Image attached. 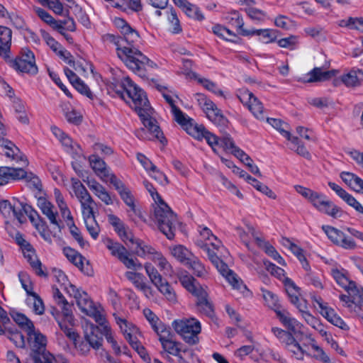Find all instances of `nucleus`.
Returning <instances> with one entry per match:
<instances>
[{
  "label": "nucleus",
  "mask_w": 363,
  "mask_h": 363,
  "mask_svg": "<svg viewBox=\"0 0 363 363\" xmlns=\"http://www.w3.org/2000/svg\"><path fill=\"white\" fill-rule=\"evenodd\" d=\"M108 90L113 93V96L123 99L135 110L152 138L158 140L163 145L167 144V140L157 120L151 116L152 109L145 92L129 77H123L121 80L113 79V82L108 84Z\"/></svg>",
  "instance_id": "f257e3e1"
},
{
  "label": "nucleus",
  "mask_w": 363,
  "mask_h": 363,
  "mask_svg": "<svg viewBox=\"0 0 363 363\" xmlns=\"http://www.w3.org/2000/svg\"><path fill=\"white\" fill-rule=\"evenodd\" d=\"M102 40L114 45L116 47L118 57L125 63L126 67L135 74L144 77L147 68H156L155 62L150 60L136 48H127L123 45L122 37L118 35L106 33L102 35Z\"/></svg>",
  "instance_id": "f03ea898"
},
{
  "label": "nucleus",
  "mask_w": 363,
  "mask_h": 363,
  "mask_svg": "<svg viewBox=\"0 0 363 363\" xmlns=\"http://www.w3.org/2000/svg\"><path fill=\"white\" fill-rule=\"evenodd\" d=\"M143 184L155 203L153 216L159 230L168 240L174 239L178 224L177 214L163 200L152 183L144 181Z\"/></svg>",
  "instance_id": "7ed1b4c3"
},
{
  "label": "nucleus",
  "mask_w": 363,
  "mask_h": 363,
  "mask_svg": "<svg viewBox=\"0 0 363 363\" xmlns=\"http://www.w3.org/2000/svg\"><path fill=\"white\" fill-rule=\"evenodd\" d=\"M179 280L182 286L195 298V308L197 313L213 320L216 318L215 308L206 288L191 275L182 274Z\"/></svg>",
  "instance_id": "20e7f679"
},
{
  "label": "nucleus",
  "mask_w": 363,
  "mask_h": 363,
  "mask_svg": "<svg viewBox=\"0 0 363 363\" xmlns=\"http://www.w3.org/2000/svg\"><path fill=\"white\" fill-rule=\"evenodd\" d=\"M294 189L298 194L306 199L318 212L335 219L342 216V209L330 200L325 194L315 191L301 185H296Z\"/></svg>",
  "instance_id": "39448f33"
},
{
  "label": "nucleus",
  "mask_w": 363,
  "mask_h": 363,
  "mask_svg": "<svg viewBox=\"0 0 363 363\" xmlns=\"http://www.w3.org/2000/svg\"><path fill=\"white\" fill-rule=\"evenodd\" d=\"M67 294L74 298L77 306L82 313L93 318L100 325L105 322V318L94 306V302L86 291L77 288L73 284H69Z\"/></svg>",
  "instance_id": "423d86ee"
},
{
  "label": "nucleus",
  "mask_w": 363,
  "mask_h": 363,
  "mask_svg": "<svg viewBox=\"0 0 363 363\" xmlns=\"http://www.w3.org/2000/svg\"><path fill=\"white\" fill-rule=\"evenodd\" d=\"M172 326L188 345H194L199 342V335L201 331V325L196 318L175 320L172 323Z\"/></svg>",
  "instance_id": "0eeeda50"
},
{
  "label": "nucleus",
  "mask_w": 363,
  "mask_h": 363,
  "mask_svg": "<svg viewBox=\"0 0 363 363\" xmlns=\"http://www.w3.org/2000/svg\"><path fill=\"white\" fill-rule=\"evenodd\" d=\"M14 217L20 223H26L28 218L45 240H47L44 234L46 228L45 223L32 206L26 202L16 199V206L14 207Z\"/></svg>",
  "instance_id": "6e6552de"
},
{
  "label": "nucleus",
  "mask_w": 363,
  "mask_h": 363,
  "mask_svg": "<svg viewBox=\"0 0 363 363\" xmlns=\"http://www.w3.org/2000/svg\"><path fill=\"white\" fill-rule=\"evenodd\" d=\"M182 129L191 137L198 141L206 140L207 144L216 152L219 147L220 138L210 132L203 124L198 123L194 118L188 121Z\"/></svg>",
  "instance_id": "1a4fd4ad"
},
{
  "label": "nucleus",
  "mask_w": 363,
  "mask_h": 363,
  "mask_svg": "<svg viewBox=\"0 0 363 363\" xmlns=\"http://www.w3.org/2000/svg\"><path fill=\"white\" fill-rule=\"evenodd\" d=\"M17 72L35 75L38 72L34 53L28 48H23L14 59L5 60Z\"/></svg>",
  "instance_id": "9d476101"
},
{
  "label": "nucleus",
  "mask_w": 363,
  "mask_h": 363,
  "mask_svg": "<svg viewBox=\"0 0 363 363\" xmlns=\"http://www.w3.org/2000/svg\"><path fill=\"white\" fill-rule=\"evenodd\" d=\"M73 342L82 354H86L91 347L99 350L102 346L103 331L94 324L86 325L84 329V340Z\"/></svg>",
  "instance_id": "9b49d317"
},
{
  "label": "nucleus",
  "mask_w": 363,
  "mask_h": 363,
  "mask_svg": "<svg viewBox=\"0 0 363 363\" xmlns=\"http://www.w3.org/2000/svg\"><path fill=\"white\" fill-rule=\"evenodd\" d=\"M2 115L0 113V119ZM6 130L5 125L0 120V147L1 148L4 155L11 160L27 167L29 164L26 155L21 151V150L10 140L6 138Z\"/></svg>",
  "instance_id": "f8f14e48"
},
{
  "label": "nucleus",
  "mask_w": 363,
  "mask_h": 363,
  "mask_svg": "<svg viewBox=\"0 0 363 363\" xmlns=\"http://www.w3.org/2000/svg\"><path fill=\"white\" fill-rule=\"evenodd\" d=\"M18 277L22 288L28 295L26 298L27 305L32 307L35 314L43 315L45 313V305L40 296L33 291V286L30 276L26 272L21 271L18 272Z\"/></svg>",
  "instance_id": "ddd939ff"
},
{
  "label": "nucleus",
  "mask_w": 363,
  "mask_h": 363,
  "mask_svg": "<svg viewBox=\"0 0 363 363\" xmlns=\"http://www.w3.org/2000/svg\"><path fill=\"white\" fill-rule=\"evenodd\" d=\"M194 99L196 100L199 106L205 113L207 118L216 125H225L228 121L216 104L208 99L204 94L196 93Z\"/></svg>",
  "instance_id": "4468645a"
},
{
  "label": "nucleus",
  "mask_w": 363,
  "mask_h": 363,
  "mask_svg": "<svg viewBox=\"0 0 363 363\" xmlns=\"http://www.w3.org/2000/svg\"><path fill=\"white\" fill-rule=\"evenodd\" d=\"M200 238L197 240V245L206 252L208 259L211 256H218L220 249L223 247L220 240L215 236L207 227L199 226Z\"/></svg>",
  "instance_id": "2eb2a0df"
},
{
  "label": "nucleus",
  "mask_w": 363,
  "mask_h": 363,
  "mask_svg": "<svg viewBox=\"0 0 363 363\" xmlns=\"http://www.w3.org/2000/svg\"><path fill=\"white\" fill-rule=\"evenodd\" d=\"M146 274L152 284L162 294L167 300L174 301L177 299L176 294L169 283L162 277L157 269L151 264L146 263L144 266Z\"/></svg>",
  "instance_id": "dca6fc26"
},
{
  "label": "nucleus",
  "mask_w": 363,
  "mask_h": 363,
  "mask_svg": "<svg viewBox=\"0 0 363 363\" xmlns=\"http://www.w3.org/2000/svg\"><path fill=\"white\" fill-rule=\"evenodd\" d=\"M211 262L216 267L220 274L226 279L230 284L232 285L233 289L239 290L242 294H245V291L247 293L250 292L242 281L238 277L237 274L233 270L229 269L228 264L224 262L219 256L211 255Z\"/></svg>",
  "instance_id": "f3484780"
},
{
  "label": "nucleus",
  "mask_w": 363,
  "mask_h": 363,
  "mask_svg": "<svg viewBox=\"0 0 363 363\" xmlns=\"http://www.w3.org/2000/svg\"><path fill=\"white\" fill-rule=\"evenodd\" d=\"M321 228L328 238L335 245L347 250H352L356 247L354 239L342 230L328 225H323Z\"/></svg>",
  "instance_id": "a211bd4d"
},
{
  "label": "nucleus",
  "mask_w": 363,
  "mask_h": 363,
  "mask_svg": "<svg viewBox=\"0 0 363 363\" xmlns=\"http://www.w3.org/2000/svg\"><path fill=\"white\" fill-rule=\"evenodd\" d=\"M293 332L286 330V334L283 335L279 341L284 344L286 349L292 352L296 359L303 360L305 355L311 356V354L296 341Z\"/></svg>",
  "instance_id": "6ab92c4d"
},
{
  "label": "nucleus",
  "mask_w": 363,
  "mask_h": 363,
  "mask_svg": "<svg viewBox=\"0 0 363 363\" xmlns=\"http://www.w3.org/2000/svg\"><path fill=\"white\" fill-rule=\"evenodd\" d=\"M90 167L94 174L103 182H107V177L112 171L103 158L93 153L88 157Z\"/></svg>",
  "instance_id": "aec40b11"
},
{
  "label": "nucleus",
  "mask_w": 363,
  "mask_h": 363,
  "mask_svg": "<svg viewBox=\"0 0 363 363\" xmlns=\"http://www.w3.org/2000/svg\"><path fill=\"white\" fill-rule=\"evenodd\" d=\"M116 323L118 325L121 333H123L125 339L128 341L130 345L140 341L138 338L140 335L139 328L130 322H128L125 318L120 317L116 318Z\"/></svg>",
  "instance_id": "412c9836"
},
{
  "label": "nucleus",
  "mask_w": 363,
  "mask_h": 363,
  "mask_svg": "<svg viewBox=\"0 0 363 363\" xmlns=\"http://www.w3.org/2000/svg\"><path fill=\"white\" fill-rule=\"evenodd\" d=\"M108 220L125 245H128V242H133L134 235L132 231L117 216L114 214L108 215Z\"/></svg>",
  "instance_id": "4be33fe9"
},
{
  "label": "nucleus",
  "mask_w": 363,
  "mask_h": 363,
  "mask_svg": "<svg viewBox=\"0 0 363 363\" xmlns=\"http://www.w3.org/2000/svg\"><path fill=\"white\" fill-rule=\"evenodd\" d=\"M346 270L342 269H332L331 275L335 280L336 283L343 288L348 294H351L353 296L354 292L358 293V287L355 281L350 280L347 275Z\"/></svg>",
  "instance_id": "5701e85b"
},
{
  "label": "nucleus",
  "mask_w": 363,
  "mask_h": 363,
  "mask_svg": "<svg viewBox=\"0 0 363 363\" xmlns=\"http://www.w3.org/2000/svg\"><path fill=\"white\" fill-rule=\"evenodd\" d=\"M245 37H257V40L264 44H269L277 41L279 31L272 28H251L250 31H244Z\"/></svg>",
  "instance_id": "b1692460"
},
{
  "label": "nucleus",
  "mask_w": 363,
  "mask_h": 363,
  "mask_svg": "<svg viewBox=\"0 0 363 363\" xmlns=\"http://www.w3.org/2000/svg\"><path fill=\"white\" fill-rule=\"evenodd\" d=\"M165 335H169V333H162L161 335H160L159 340L162 345L163 350L166 352L174 357L179 356L181 352H183L185 354L190 353V352L188 350L187 347L183 345V344L179 342H177L168 338L167 337L165 336Z\"/></svg>",
  "instance_id": "393cba45"
},
{
  "label": "nucleus",
  "mask_w": 363,
  "mask_h": 363,
  "mask_svg": "<svg viewBox=\"0 0 363 363\" xmlns=\"http://www.w3.org/2000/svg\"><path fill=\"white\" fill-rule=\"evenodd\" d=\"M12 44V30L4 26H0V57L4 60H9Z\"/></svg>",
  "instance_id": "a878e982"
},
{
  "label": "nucleus",
  "mask_w": 363,
  "mask_h": 363,
  "mask_svg": "<svg viewBox=\"0 0 363 363\" xmlns=\"http://www.w3.org/2000/svg\"><path fill=\"white\" fill-rule=\"evenodd\" d=\"M284 284L290 302L299 311H302V308H306V304L301 302L300 288L296 286L295 282L291 279L286 277L284 281Z\"/></svg>",
  "instance_id": "bb28decb"
},
{
  "label": "nucleus",
  "mask_w": 363,
  "mask_h": 363,
  "mask_svg": "<svg viewBox=\"0 0 363 363\" xmlns=\"http://www.w3.org/2000/svg\"><path fill=\"white\" fill-rule=\"evenodd\" d=\"M170 91L163 93L162 96L168 103L171 107V112L174 116V121L181 126L182 128L184 125L190 120L191 118L186 113H184L175 104V101L173 99L172 96L170 94Z\"/></svg>",
  "instance_id": "cd10ccee"
},
{
  "label": "nucleus",
  "mask_w": 363,
  "mask_h": 363,
  "mask_svg": "<svg viewBox=\"0 0 363 363\" xmlns=\"http://www.w3.org/2000/svg\"><path fill=\"white\" fill-rule=\"evenodd\" d=\"M174 4L180 8L182 11L190 18L201 21L204 19V15L200 8L196 4H191L188 0H172Z\"/></svg>",
  "instance_id": "c85d7f7f"
},
{
  "label": "nucleus",
  "mask_w": 363,
  "mask_h": 363,
  "mask_svg": "<svg viewBox=\"0 0 363 363\" xmlns=\"http://www.w3.org/2000/svg\"><path fill=\"white\" fill-rule=\"evenodd\" d=\"M83 181L86 182L89 188L92 191L94 194L106 205L108 206L113 203V201L109 192L96 180L92 179L86 181L83 179Z\"/></svg>",
  "instance_id": "c756f323"
},
{
  "label": "nucleus",
  "mask_w": 363,
  "mask_h": 363,
  "mask_svg": "<svg viewBox=\"0 0 363 363\" xmlns=\"http://www.w3.org/2000/svg\"><path fill=\"white\" fill-rule=\"evenodd\" d=\"M125 277L145 296L148 297V294H151V288L147 284L146 278L143 274L128 271L125 273Z\"/></svg>",
  "instance_id": "7c9ffc66"
},
{
  "label": "nucleus",
  "mask_w": 363,
  "mask_h": 363,
  "mask_svg": "<svg viewBox=\"0 0 363 363\" xmlns=\"http://www.w3.org/2000/svg\"><path fill=\"white\" fill-rule=\"evenodd\" d=\"M276 315L282 325L286 328L288 331L293 332L294 334H296L302 325L295 318L292 317L291 314L286 309L277 311Z\"/></svg>",
  "instance_id": "2f4dec72"
},
{
  "label": "nucleus",
  "mask_w": 363,
  "mask_h": 363,
  "mask_svg": "<svg viewBox=\"0 0 363 363\" xmlns=\"http://www.w3.org/2000/svg\"><path fill=\"white\" fill-rule=\"evenodd\" d=\"M38 205L42 213L49 219L50 223L60 228V220L57 218L58 213L51 202L45 198H40L38 201Z\"/></svg>",
  "instance_id": "473e14b6"
},
{
  "label": "nucleus",
  "mask_w": 363,
  "mask_h": 363,
  "mask_svg": "<svg viewBox=\"0 0 363 363\" xmlns=\"http://www.w3.org/2000/svg\"><path fill=\"white\" fill-rule=\"evenodd\" d=\"M129 244L135 245L134 251L135 255L142 258H149L150 257L154 258L155 255L158 253L152 246L146 244L140 239L135 238V237H133V242H128Z\"/></svg>",
  "instance_id": "72a5a7b5"
},
{
  "label": "nucleus",
  "mask_w": 363,
  "mask_h": 363,
  "mask_svg": "<svg viewBox=\"0 0 363 363\" xmlns=\"http://www.w3.org/2000/svg\"><path fill=\"white\" fill-rule=\"evenodd\" d=\"M337 72L335 69L323 71L321 67H314L308 73L306 82L308 83L325 82L335 76Z\"/></svg>",
  "instance_id": "f704fd0d"
},
{
  "label": "nucleus",
  "mask_w": 363,
  "mask_h": 363,
  "mask_svg": "<svg viewBox=\"0 0 363 363\" xmlns=\"http://www.w3.org/2000/svg\"><path fill=\"white\" fill-rule=\"evenodd\" d=\"M227 23L241 36H244V31H250V29L244 28V20L241 13L238 11H232L226 16Z\"/></svg>",
  "instance_id": "c9c22d12"
},
{
  "label": "nucleus",
  "mask_w": 363,
  "mask_h": 363,
  "mask_svg": "<svg viewBox=\"0 0 363 363\" xmlns=\"http://www.w3.org/2000/svg\"><path fill=\"white\" fill-rule=\"evenodd\" d=\"M20 170L19 176L16 177V181L23 179L26 186L33 190H40L42 184L39 177L31 172H26L23 168H18Z\"/></svg>",
  "instance_id": "e433bc0d"
},
{
  "label": "nucleus",
  "mask_w": 363,
  "mask_h": 363,
  "mask_svg": "<svg viewBox=\"0 0 363 363\" xmlns=\"http://www.w3.org/2000/svg\"><path fill=\"white\" fill-rule=\"evenodd\" d=\"M143 313L152 330L158 336L162 333H168L166 325L162 323L160 318L150 308H145Z\"/></svg>",
  "instance_id": "4c0bfd02"
},
{
  "label": "nucleus",
  "mask_w": 363,
  "mask_h": 363,
  "mask_svg": "<svg viewBox=\"0 0 363 363\" xmlns=\"http://www.w3.org/2000/svg\"><path fill=\"white\" fill-rule=\"evenodd\" d=\"M340 178L354 191L363 193V179L357 174L350 172H342L340 174Z\"/></svg>",
  "instance_id": "58836bf2"
},
{
  "label": "nucleus",
  "mask_w": 363,
  "mask_h": 363,
  "mask_svg": "<svg viewBox=\"0 0 363 363\" xmlns=\"http://www.w3.org/2000/svg\"><path fill=\"white\" fill-rule=\"evenodd\" d=\"M122 201L128 206L127 211L128 218L133 222H136V219H144L142 211L135 205V199L133 194L123 199Z\"/></svg>",
  "instance_id": "ea45409f"
},
{
  "label": "nucleus",
  "mask_w": 363,
  "mask_h": 363,
  "mask_svg": "<svg viewBox=\"0 0 363 363\" xmlns=\"http://www.w3.org/2000/svg\"><path fill=\"white\" fill-rule=\"evenodd\" d=\"M107 182H109L110 184L113 185L121 199L132 194L130 189L126 186L124 182L118 179L113 172L108 174Z\"/></svg>",
  "instance_id": "a19ab883"
},
{
  "label": "nucleus",
  "mask_w": 363,
  "mask_h": 363,
  "mask_svg": "<svg viewBox=\"0 0 363 363\" xmlns=\"http://www.w3.org/2000/svg\"><path fill=\"white\" fill-rule=\"evenodd\" d=\"M18 172H20V170H18L16 167L1 166L0 186H4L16 181V177L19 176Z\"/></svg>",
  "instance_id": "79ce46f5"
},
{
  "label": "nucleus",
  "mask_w": 363,
  "mask_h": 363,
  "mask_svg": "<svg viewBox=\"0 0 363 363\" xmlns=\"http://www.w3.org/2000/svg\"><path fill=\"white\" fill-rule=\"evenodd\" d=\"M11 102L16 119L22 124H28L29 118L26 111L24 102L19 98H14Z\"/></svg>",
  "instance_id": "37998d69"
},
{
  "label": "nucleus",
  "mask_w": 363,
  "mask_h": 363,
  "mask_svg": "<svg viewBox=\"0 0 363 363\" xmlns=\"http://www.w3.org/2000/svg\"><path fill=\"white\" fill-rule=\"evenodd\" d=\"M172 255L184 265H187L194 255L186 247L182 245H176L172 248Z\"/></svg>",
  "instance_id": "c03bdc74"
},
{
  "label": "nucleus",
  "mask_w": 363,
  "mask_h": 363,
  "mask_svg": "<svg viewBox=\"0 0 363 363\" xmlns=\"http://www.w3.org/2000/svg\"><path fill=\"white\" fill-rule=\"evenodd\" d=\"M6 325V334H4L13 344L20 348L25 346V338L23 335L14 325Z\"/></svg>",
  "instance_id": "a18cd8bd"
},
{
  "label": "nucleus",
  "mask_w": 363,
  "mask_h": 363,
  "mask_svg": "<svg viewBox=\"0 0 363 363\" xmlns=\"http://www.w3.org/2000/svg\"><path fill=\"white\" fill-rule=\"evenodd\" d=\"M353 296L351 294L349 295L341 294L340 296V300L344 303V306L351 308L353 304L363 306V288L358 287V293L354 292Z\"/></svg>",
  "instance_id": "49530a36"
},
{
  "label": "nucleus",
  "mask_w": 363,
  "mask_h": 363,
  "mask_svg": "<svg viewBox=\"0 0 363 363\" xmlns=\"http://www.w3.org/2000/svg\"><path fill=\"white\" fill-rule=\"evenodd\" d=\"M358 74H362L361 69H352L350 72L341 76V81L348 88L359 86L361 81L358 78Z\"/></svg>",
  "instance_id": "de8ad7c7"
},
{
  "label": "nucleus",
  "mask_w": 363,
  "mask_h": 363,
  "mask_svg": "<svg viewBox=\"0 0 363 363\" xmlns=\"http://www.w3.org/2000/svg\"><path fill=\"white\" fill-rule=\"evenodd\" d=\"M63 253L70 262L84 272L85 258L79 252L70 247H65L63 249Z\"/></svg>",
  "instance_id": "09e8293b"
},
{
  "label": "nucleus",
  "mask_w": 363,
  "mask_h": 363,
  "mask_svg": "<svg viewBox=\"0 0 363 363\" xmlns=\"http://www.w3.org/2000/svg\"><path fill=\"white\" fill-rule=\"evenodd\" d=\"M70 181L72 190L79 202L91 196L85 186L79 179L72 177Z\"/></svg>",
  "instance_id": "8fccbe9b"
},
{
  "label": "nucleus",
  "mask_w": 363,
  "mask_h": 363,
  "mask_svg": "<svg viewBox=\"0 0 363 363\" xmlns=\"http://www.w3.org/2000/svg\"><path fill=\"white\" fill-rule=\"evenodd\" d=\"M81 205L82 214L84 220L93 218L95 217L94 208L96 207V203L91 196L79 201Z\"/></svg>",
  "instance_id": "3c124183"
},
{
  "label": "nucleus",
  "mask_w": 363,
  "mask_h": 363,
  "mask_svg": "<svg viewBox=\"0 0 363 363\" xmlns=\"http://www.w3.org/2000/svg\"><path fill=\"white\" fill-rule=\"evenodd\" d=\"M328 322L338 327L342 330H348L349 327L347 323L339 316L332 308L327 309L322 315Z\"/></svg>",
  "instance_id": "603ef678"
},
{
  "label": "nucleus",
  "mask_w": 363,
  "mask_h": 363,
  "mask_svg": "<svg viewBox=\"0 0 363 363\" xmlns=\"http://www.w3.org/2000/svg\"><path fill=\"white\" fill-rule=\"evenodd\" d=\"M106 247L110 250L111 254L117 257L119 260L127 254V249L121 243L114 241L111 238H107L105 241Z\"/></svg>",
  "instance_id": "864d4df0"
},
{
  "label": "nucleus",
  "mask_w": 363,
  "mask_h": 363,
  "mask_svg": "<svg viewBox=\"0 0 363 363\" xmlns=\"http://www.w3.org/2000/svg\"><path fill=\"white\" fill-rule=\"evenodd\" d=\"M247 108L257 120L264 121L266 118L263 104L257 97L255 96Z\"/></svg>",
  "instance_id": "5fc2aeb1"
},
{
  "label": "nucleus",
  "mask_w": 363,
  "mask_h": 363,
  "mask_svg": "<svg viewBox=\"0 0 363 363\" xmlns=\"http://www.w3.org/2000/svg\"><path fill=\"white\" fill-rule=\"evenodd\" d=\"M263 298L267 306L272 309L277 314V311H281V306L279 303L278 296L272 291L267 289H262Z\"/></svg>",
  "instance_id": "6e6d98bb"
},
{
  "label": "nucleus",
  "mask_w": 363,
  "mask_h": 363,
  "mask_svg": "<svg viewBox=\"0 0 363 363\" xmlns=\"http://www.w3.org/2000/svg\"><path fill=\"white\" fill-rule=\"evenodd\" d=\"M186 266L191 269L194 274L198 277H205L208 274L204 264L195 255L191 257V261Z\"/></svg>",
  "instance_id": "4d7b16f0"
},
{
  "label": "nucleus",
  "mask_w": 363,
  "mask_h": 363,
  "mask_svg": "<svg viewBox=\"0 0 363 363\" xmlns=\"http://www.w3.org/2000/svg\"><path fill=\"white\" fill-rule=\"evenodd\" d=\"M122 35L123 37H122L123 39V45H124V43H126L127 45H125L127 48H135V45L140 41V35L138 32L133 28L131 26H130L127 31H124Z\"/></svg>",
  "instance_id": "13d9d810"
},
{
  "label": "nucleus",
  "mask_w": 363,
  "mask_h": 363,
  "mask_svg": "<svg viewBox=\"0 0 363 363\" xmlns=\"http://www.w3.org/2000/svg\"><path fill=\"white\" fill-rule=\"evenodd\" d=\"M53 289V298L55 303L61 307L62 312L65 316L69 315L71 313L70 306L65 298L63 294L60 292L59 289L57 287H52Z\"/></svg>",
  "instance_id": "bf43d9fd"
},
{
  "label": "nucleus",
  "mask_w": 363,
  "mask_h": 363,
  "mask_svg": "<svg viewBox=\"0 0 363 363\" xmlns=\"http://www.w3.org/2000/svg\"><path fill=\"white\" fill-rule=\"evenodd\" d=\"M13 320L19 325V327L24 330L27 334L33 332V323L24 314L16 313L13 316Z\"/></svg>",
  "instance_id": "052dcab7"
},
{
  "label": "nucleus",
  "mask_w": 363,
  "mask_h": 363,
  "mask_svg": "<svg viewBox=\"0 0 363 363\" xmlns=\"http://www.w3.org/2000/svg\"><path fill=\"white\" fill-rule=\"evenodd\" d=\"M287 140L290 141L293 145L291 149L295 151L298 155L306 159L311 157L310 152L297 136L291 135L290 139H287Z\"/></svg>",
  "instance_id": "680f3d73"
},
{
  "label": "nucleus",
  "mask_w": 363,
  "mask_h": 363,
  "mask_svg": "<svg viewBox=\"0 0 363 363\" xmlns=\"http://www.w3.org/2000/svg\"><path fill=\"white\" fill-rule=\"evenodd\" d=\"M26 260L37 276L44 278L48 277V274L45 271V267H43L42 262L37 257L36 255L26 258Z\"/></svg>",
  "instance_id": "e2e57ef3"
},
{
  "label": "nucleus",
  "mask_w": 363,
  "mask_h": 363,
  "mask_svg": "<svg viewBox=\"0 0 363 363\" xmlns=\"http://www.w3.org/2000/svg\"><path fill=\"white\" fill-rule=\"evenodd\" d=\"M267 123L275 128L284 138L286 140L290 139L291 135L290 131L286 130L284 125L287 126L288 124L285 123L283 121L274 118H267Z\"/></svg>",
  "instance_id": "0e129e2a"
},
{
  "label": "nucleus",
  "mask_w": 363,
  "mask_h": 363,
  "mask_svg": "<svg viewBox=\"0 0 363 363\" xmlns=\"http://www.w3.org/2000/svg\"><path fill=\"white\" fill-rule=\"evenodd\" d=\"M167 18L170 23L169 31L173 34H179L182 33V28L181 26L177 12L174 9H170V11L167 16Z\"/></svg>",
  "instance_id": "69168bd1"
},
{
  "label": "nucleus",
  "mask_w": 363,
  "mask_h": 363,
  "mask_svg": "<svg viewBox=\"0 0 363 363\" xmlns=\"http://www.w3.org/2000/svg\"><path fill=\"white\" fill-rule=\"evenodd\" d=\"M105 337L108 343H109L116 355H121L122 354L121 347L118 345V342L114 338L111 330L107 326H104L103 337Z\"/></svg>",
  "instance_id": "338daca9"
},
{
  "label": "nucleus",
  "mask_w": 363,
  "mask_h": 363,
  "mask_svg": "<svg viewBox=\"0 0 363 363\" xmlns=\"http://www.w3.org/2000/svg\"><path fill=\"white\" fill-rule=\"evenodd\" d=\"M197 81L201 84L206 89L213 93L218 96L224 97L223 91L218 86L216 83L206 78H198Z\"/></svg>",
  "instance_id": "774afa93"
}]
</instances>
